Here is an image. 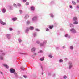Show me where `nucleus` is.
I'll return each instance as SVG.
<instances>
[{"label":"nucleus","instance_id":"6ab92c4d","mask_svg":"<svg viewBox=\"0 0 79 79\" xmlns=\"http://www.w3.org/2000/svg\"><path fill=\"white\" fill-rule=\"evenodd\" d=\"M0 59L2 60H3V57H2V56H0Z\"/></svg>","mask_w":79,"mask_h":79},{"label":"nucleus","instance_id":"1a4fd4ad","mask_svg":"<svg viewBox=\"0 0 79 79\" xmlns=\"http://www.w3.org/2000/svg\"><path fill=\"white\" fill-rule=\"evenodd\" d=\"M12 20L13 21H16L17 20V18H16V17L13 18Z\"/></svg>","mask_w":79,"mask_h":79},{"label":"nucleus","instance_id":"4468645a","mask_svg":"<svg viewBox=\"0 0 79 79\" xmlns=\"http://www.w3.org/2000/svg\"><path fill=\"white\" fill-rule=\"evenodd\" d=\"M2 11L3 13H5L6 11V10L5 9H3L2 10Z\"/></svg>","mask_w":79,"mask_h":79},{"label":"nucleus","instance_id":"393cba45","mask_svg":"<svg viewBox=\"0 0 79 79\" xmlns=\"http://www.w3.org/2000/svg\"><path fill=\"white\" fill-rule=\"evenodd\" d=\"M10 34H8L7 35V37H10Z\"/></svg>","mask_w":79,"mask_h":79},{"label":"nucleus","instance_id":"f03ea898","mask_svg":"<svg viewBox=\"0 0 79 79\" xmlns=\"http://www.w3.org/2000/svg\"><path fill=\"white\" fill-rule=\"evenodd\" d=\"M10 71L11 73H14L15 72V70L13 69H10Z\"/></svg>","mask_w":79,"mask_h":79},{"label":"nucleus","instance_id":"f3484780","mask_svg":"<svg viewBox=\"0 0 79 79\" xmlns=\"http://www.w3.org/2000/svg\"><path fill=\"white\" fill-rule=\"evenodd\" d=\"M53 27V26L52 25L51 26H50L49 27V28L50 29H52Z\"/></svg>","mask_w":79,"mask_h":79},{"label":"nucleus","instance_id":"9d476101","mask_svg":"<svg viewBox=\"0 0 79 79\" xmlns=\"http://www.w3.org/2000/svg\"><path fill=\"white\" fill-rule=\"evenodd\" d=\"M31 10H34L35 9V8H34V6H32L31 7Z\"/></svg>","mask_w":79,"mask_h":79},{"label":"nucleus","instance_id":"c756f323","mask_svg":"<svg viewBox=\"0 0 79 79\" xmlns=\"http://www.w3.org/2000/svg\"><path fill=\"white\" fill-rule=\"evenodd\" d=\"M68 34H67L65 35V37H68Z\"/></svg>","mask_w":79,"mask_h":79},{"label":"nucleus","instance_id":"2eb2a0df","mask_svg":"<svg viewBox=\"0 0 79 79\" xmlns=\"http://www.w3.org/2000/svg\"><path fill=\"white\" fill-rule=\"evenodd\" d=\"M74 24H78V22H77L76 21H75L74 23Z\"/></svg>","mask_w":79,"mask_h":79},{"label":"nucleus","instance_id":"dca6fc26","mask_svg":"<svg viewBox=\"0 0 79 79\" xmlns=\"http://www.w3.org/2000/svg\"><path fill=\"white\" fill-rule=\"evenodd\" d=\"M72 3L73 4V5H76V2H74V1H73Z\"/></svg>","mask_w":79,"mask_h":79},{"label":"nucleus","instance_id":"39448f33","mask_svg":"<svg viewBox=\"0 0 79 79\" xmlns=\"http://www.w3.org/2000/svg\"><path fill=\"white\" fill-rule=\"evenodd\" d=\"M37 19V17L36 16H35L32 19V20L33 21H34L35 20H36Z\"/></svg>","mask_w":79,"mask_h":79},{"label":"nucleus","instance_id":"c9c22d12","mask_svg":"<svg viewBox=\"0 0 79 79\" xmlns=\"http://www.w3.org/2000/svg\"><path fill=\"white\" fill-rule=\"evenodd\" d=\"M19 11H20V14L22 13V10H20Z\"/></svg>","mask_w":79,"mask_h":79},{"label":"nucleus","instance_id":"3c124183","mask_svg":"<svg viewBox=\"0 0 79 79\" xmlns=\"http://www.w3.org/2000/svg\"><path fill=\"white\" fill-rule=\"evenodd\" d=\"M34 55H36V54L35 53V54H34Z\"/></svg>","mask_w":79,"mask_h":79},{"label":"nucleus","instance_id":"6e6552de","mask_svg":"<svg viewBox=\"0 0 79 79\" xmlns=\"http://www.w3.org/2000/svg\"><path fill=\"white\" fill-rule=\"evenodd\" d=\"M45 58V57H43V58H41L40 59V61H44V59Z\"/></svg>","mask_w":79,"mask_h":79},{"label":"nucleus","instance_id":"aec40b11","mask_svg":"<svg viewBox=\"0 0 79 79\" xmlns=\"http://www.w3.org/2000/svg\"><path fill=\"white\" fill-rule=\"evenodd\" d=\"M49 58H52L53 57V56H52V55H49Z\"/></svg>","mask_w":79,"mask_h":79},{"label":"nucleus","instance_id":"72a5a7b5","mask_svg":"<svg viewBox=\"0 0 79 79\" xmlns=\"http://www.w3.org/2000/svg\"><path fill=\"white\" fill-rule=\"evenodd\" d=\"M70 8H73V6H70Z\"/></svg>","mask_w":79,"mask_h":79},{"label":"nucleus","instance_id":"4c0bfd02","mask_svg":"<svg viewBox=\"0 0 79 79\" xmlns=\"http://www.w3.org/2000/svg\"><path fill=\"white\" fill-rule=\"evenodd\" d=\"M43 42L44 43H45V44H46V43H47V41H45Z\"/></svg>","mask_w":79,"mask_h":79},{"label":"nucleus","instance_id":"a19ab883","mask_svg":"<svg viewBox=\"0 0 79 79\" xmlns=\"http://www.w3.org/2000/svg\"><path fill=\"white\" fill-rule=\"evenodd\" d=\"M32 57V58H34V56H31Z\"/></svg>","mask_w":79,"mask_h":79},{"label":"nucleus","instance_id":"5701e85b","mask_svg":"<svg viewBox=\"0 0 79 79\" xmlns=\"http://www.w3.org/2000/svg\"><path fill=\"white\" fill-rule=\"evenodd\" d=\"M29 5V3L28 2H27L26 3V5Z\"/></svg>","mask_w":79,"mask_h":79},{"label":"nucleus","instance_id":"603ef678","mask_svg":"<svg viewBox=\"0 0 79 79\" xmlns=\"http://www.w3.org/2000/svg\"><path fill=\"white\" fill-rule=\"evenodd\" d=\"M1 74H2V72H1Z\"/></svg>","mask_w":79,"mask_h":79},{"label":"nucleus","instance_id":"7ed1b4c3","mask_svg":"<svg viewBox=\"0 0 79 79\" xmlns=\"http://www.w3.org/2000/svg\"><path fill=\"white\" fill-rule=\"evenodd\" d=\"M0 23L2 25H5V24H6V23L5 22L2 21L1 20H0Z\"/></svg>","mask_w":79,"mask_h":79},{"label":"nucleus","instance_id":"9b49d317","mask_svg":"<svg viewBox=\"0 0 79 79\" xmlns=\"http://www.w3.org/2000/svg\"><path fill=\"white\" fill-rule=\"evenodd\" d=\"M29 29L30 30H33V29H34V27H33L31 26L30 27Z\"/></svg>","mask_w":79,"mask_h":79},{"label":"nucleus","instance_id":"79ce46f5","mask_svg":"<svg viewBox=\"0 0 79 79\" xmlns=\"http://www.w3.org/2000/svg\"><path fill=\"white\" fill-rule=\"evenodd\" d=\"M35 35H36L35 33H34V36L35 37Z\"/></svg>","mask_w":79,"mask_h":79},{"label":"nucleus","instance_id":"473e14b6","mask_svg":"<svg viewBox=\"0 0 79 79\" xmlns=\"http://www.w3.org/2000/svg\"><path fill=\"white\" fill-rule=\"evenodd\" d=\"M44 44H40V46H43Z\"/></svg>","mask_w":79,"mask_h":79},{"label":"nucleus","instance_id":"a18cd8bd","mask_svg":"<svg viewBox=\"0 0 79 79\" xmlns=\"http://www.w3.org/2000/svg\"><path fill=\"white\" fill-rule=\"evenodd\" d=\"M79 0H77V2L78 3H79Z\"/></svg>","mask_w":79,"mask_h":79},{"label":"nucleus","instance_id":"20e7f679","mask_svg":"<svg viewBox=\"0 0 79 79\" xmlns=\"http://www.w3.org/2000/svg\"><path fill=\"white\" fill-rule=\"evenodd\" d=\"M72 63H71V62H69V69H70V68H71V67H72Z\"/></svg>","mask_w":79,"mask_h":79},{"label":"nucleus","instance_id":"423d86ee","mask_svg":"<svg viewBox=\"0 0 79 79\" xmlns=\"http://www.w3.org/2000/svg\"><path fill=\"white\" fill-rule=\"evenodd\" d=\"M31 52H35V48L34 47L31 50Z\"/></svg>","mask_w":79,"mask_h":79},{"label":"nucleus","instance_id":"ddd939ff","mask_svg":"<svg viewBox=\"0 0 79 79\" xmlns=\"http://www.w3.org/2000/svg\"><path fill=\"white\" fill-rule=\"evenodd\" d=\"M77 19L76 17H74L73 18V20H74V21H76Z\"/></svg>","mask_w":79,"mask_h":79},{"label":"nucleus","instance_id":"8fccbe9b","mask_svg":"<svg viewBox=\"0 0 79 79\" xmlns=\"http://www.w3.org/2000/svg\"><path fill=\"white\" fill-rule=\"evenodd\" d=\"M13 5H16V4H14Z\"/></svg>","mask_w":79,"mask_h":79},{"label":"nucleus","instance_id":"58836bf2","mask_svg":"<svg viewBox=\"0 0 79 79\" xmlns=\"http://www.w3.org/2000/svg\"><path fill=\"white\" fill-rule=\"evenodd\" d=\"M36 30L37 31H39V30L38 29H36Z\"/></svg>","mask_w":79,"mask_h":79},{"label":"nucleus","instance_id":"f8f14e48","mask_svg":"<svg viewBox=\"0 0 79 79\" xmlns=\"http://www.w3.org/2000/svg\"><path fill=\"white\" fill-rule=\"evenodd\" d=\"M29 31V28H27L26 29V30H25L26 32H27Z\"/></svg>","mask_w":79,"mask_h":79},{"label":"nucleus","instance_id":"37998d69","mask_svg":"<svg viewBox=\"0 0 79 79\" xmlns=\"http://www.w3.org/2000/svg\"><path fill=\"white\" fill-rule=\"evenodd\" d=\"M14 74H16V73L15 72L14 73Z\"/></svg>","mask_w":79,"mask_h":79},{"label":"nucleus","instance_id":"0eeeda50","mask_svg":"<svg viewBox=\"0 0 79 79\" xmlns=\"http://www.w3.org/2000/svg\"><path fill=\"white\" fill-rule=\"evenodd\" d=\"M3 65L4 66H5V67H6V68H7V69H8L9 67H8V65H7L6 64H3Z\"/></svg>","mask_w":79,"mask_h":79},{"label":"nucleus","instance_id":"cd10ccee","mask_svg":"<svg viewBox=\"0 0 79 79\" xmlns=\"http://www.w3.org/2000/svg\"><path fill=\"white\" fill-rule=\"evenodd\" d=\"M36 43H37V44H39V43H40V42L39 41H36Z\"/></svg>","mask_w":79,"mask_h":79},{"label":"nucleus","instance_id":"c03bdc74","mask_svg":"<svg viewBox=\"0 0 79 79\" xmlns=\"http://www.w3.org/2000/svg\"><path fill=\"white\" fill-rule=\"evenodd\" d=\"M22 41L21 40H19V42H21Z\"/></svg>","mask_w":79,"mask_h":79},{"label":"nucleus","instance_id":"a878e982","mask_svg":"<svg viewBox=\"0 0 79 79\" xmlns=\"http://www.w3.org/2000/svg\"><path fill=\"white\" fill-rule=\"evenodd\" d=\"M70 49L71 50H73V46H70Z\"/></svg>","mask_w":79,"mask_h":79},{"label":"nucleus","instance_id":"bb28decb","mask_svg":"<svg viewBox=\"0 0 79 79\" xmlns=\"http://www.w3.org/2000/svg\"><path fill=\"white\" fill-rule=\"evenodd\" d=\"M9 30H10V31H12L13 28H9Z\"/></svg>","mask_w":79,"mask_h":79},{"label":"nucleus","instance_id":"f704fd0d","mask_svg":"<svg viewBox=\"0 0 79 79\" xmlns=\"http://www.w3.org/2000/svg\"><path fill=\"white\" fill-rule=\"evenodd\" d=\"M51 17H53V14H51Z\"/></svg>","mask_w":79,"mask_h":79},{"label":"nucleus","instance_id":"de8ad7c7","mask_svg":"<svg viewBox=\"0 0 79 79\" xmlns=\"http://www.w3.org/2000/svg\"><path fill=\"white\" fill-rule=\"evenodd\" d=\"M77 7L78 8H79V6H77Z\"/></svg>","mask_w":79,"mask_h":79},{"label":"nucleus","instance_id":"b1692460","mask_svg":"<svg viewBox=\"0 0 79 79\" xmlns=\"http://www.w3.org/2000/svg\"><path fill=\"white\" fill-rule=\"evenodd\" d=\"M63 78H64V79H66V78H67V77H66V76H63Z\"/></svg>","mask_w":79,"mask_h":79},{"label":"nucleus","instance_id":"7c9ffc66","mask_svg":"<svg viewBox=\"0 0 79 79\" xmlns=\"http://www.w3.org/2000/svg\"><path fill=\"white\" fill-rule=\"evenodd\" d=\"M18 5L20 6H21V4H20L18 3Z\"/></svg>","mask_w":79,"mask_h":79},{"label":"nucleus","instance_id":"09e8293b","mask_svg":"<svg viewBox=\"0 0 79 79\" xmlns=\"http://www.w3.org/2000/svg\"><path fill=\"white\" fill-rule=\"evenodd\" d=\"M71 26H73V25H71Z\"/></svg>","mask_w":79,"mask_h":79},{"label":"nucleus","instance_id":"e433bc0d","mask_svg":"<svg viewBox=\"0 0 79 79\" xmlns=\"http://www.w3.org/2000/svg\"><path fill=\"white\" fill-rule=\"evenodd\" d=\"M29 23H30V22H29V21L27 22V24H29Z\"/></svg>","mask_w":79,"mask_h":79},{"label":"nucleus","instance_id":"ea45409f","mask_svg":"<svg viewBox=\"0 0 79 79\" xmlns=\"http://www.w3.org/2000/svg\"><path fill=\"white\" fill-rule=\"evenodd\" d=\"M62 48H65V46L62 47Z\"/></svg>","mask_w":79,"mask_h":79},{"label":"nucleus","instance_id":"a211bd4d","mask_svg":"<svg viewBox=\"0 0 79 79\" xmlns=\"http://www.w3.org/2000/svg\"><path fill=\"white\" fill-rule=\"evenodd\" d=\"M63 60L62 59H60L59 60V62L60 63H61V62H63Z\"/></svg>","mask_w":79,"mask_h":79},{"label":"nucleus","instance_id":"2f4dec72","mask_svg":"<svg viewBox=\"0 0 79 79\" xmlns=\"http://www.w3.org/2000/svg\"><path fill=\"white\" fill-rule=\"evenodd\" d=\"M23 1L24 2H26L27 1V0H23Z\"/></svg>","mask_w":79,"mask_h":79},{"label":"nucleus","instance_id":"49530a36","mask_svg":"<svg viewBox=\"0 0 79 79\" xmlns=\"http://www.w3.org/2000/svg\"><path fill=\"white\" fill-rule=\"evenodd\" d=\"M23 77H25V78H26V76H23Z\"/></svg>","mask_w":79,"mask_h":79},{"label":"nucleus","instance_id":"f257e3e1","mask_svg":"<svg viewBox=\"0 0 79 79\" xmlns=\"http://www.w3.org/2000/svg\"><path fill=\"white\" fill-rule=\"evenodd\" d=\"M70 31L72 32V33H76V31L75 29H72L70 30Z\"/></svg>","mask_w":79,"mask_h":79},{"label":"nucleus","instance_id":"c85d7f7f","mask_svg":"<svg viewBox=\"0 0 79 79\" xmlns=\"http://www.w3.org/2000/svg\"><path fill=\"white\" fill-rule=\"evenodd\" d=\"M46 31H49V29H48V28H46Z\"/></svg>","mask_w":79,"mask_h":79},{"label":"nucleus","instance_id":"4be33fe9","mask_svg":"<svg viewBox=\"0 0 79 79\" xmlns=\"http://www.w3.org/2000/svg\"><path fill=\"white\" fill-rule=\"evenodd\" d=\"M42 50H41L39 52H38V53H42Z\"/></svg>","mask_w":79,"mask_h":79},{"label":"nucleus","instance_id":"412c9836","mask_svg":"<svg viewBox=\"0 0 79 79\" xmlns=\"http://www.w3.org/2000/svg\"><path fill=\"white\" fill-rule=\"evenodd\" d=\"M29 16L28 15H26L25 17L26 18H27Z\"/></svg>","mask_w":79,"mask_h":79}]
</instances>
